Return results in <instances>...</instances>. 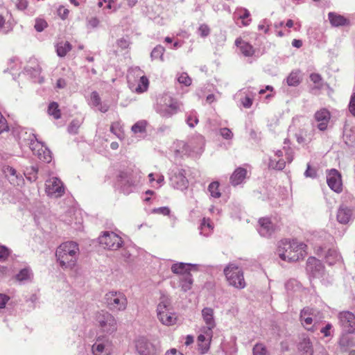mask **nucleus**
<instances>
[{
  "instance_id": "nucleus-62",
  "label": "nucleus",
  "mask_w": 355,
  "mask_h": 355,
  "mask_svg": "<svg viewBox=\"0 0 355 355\" xmlns=\"http://www.w3.org/2000/svg\"><path fill=\"white\" fill-rule=\"evenodd\" d=\"M129 175H130L129 173L125 172V171H121L119 173L118 178L119 180H123L128 178Z\"/></svg>"
},
{
  "instance_id": "nucleus-6",
  "label": "nucleus",
  "mask_w": 355,
  "mask_h": 355,
  "mask_svg": "<svg viewBox=\"0 0 355 355\" xmlns=\"http://www.w3.org/2000/svg\"><path fill=\"white\" fill-rule=\"evenodd\" d=\"M105 304L112 311H124L128 304L125 295L121 292L110 291L105 294Z\"/></svg>"
},
{
  "instance_id": "nucleus-16",
  "label": "nucleus",
  "mask_w": 355,
  "mask_h": 355,
  "mask_svg": "<svg viewBox=\"0 0 355 355\" xmlns=\"http://www.w3.org/2000/svg\"><path fill=\"white\" fill-rule=\"evenodd\" d=\"M3 172L10 183L14 186H19L24 180L22 177L17 173L16 170L10 166H4Z\"/></svg>"
},
{
  "instance_id": "nucleus-41",
  "label": "nucleus",
  "mask_w": 355,
  "mask_h": 355,
  "mask_svg": "<svg viewBox=\"0 0 355 355\" xmlns=\"http://www.w3.org/2000/svg\"><path fill=\"white\" fill-rule=\"evenodd\" d=\"M10 254V250L4 245H0V261H6Z\"/></svg>"
},
{
  "instance_id": "nucleus-55",
  "label": "nucleus",
  "mask_w": 355,
  "mask_h": 355,
  "mask_svg": "<svg viewBox=\"0 0 355 355\" xmlns=\"http://www.w3.org/2000/svg\"><path fill=\"white\" fill-rule=\"evenodd\" d=\"M304 175L306 177L315 178L316 176V171L311 167L310 164H307V168Z\"/></svg>"
},
{
  "instance_id": "nucleus-12",
  "label": "nucleus",
  "mask_w": 355,
  "mask_h": 355,
  "mask_svg": "<svg viewBox=\"0 0 355 355\" xmlns=\"http://www.w3.org/2000/svg\"><path fill=\"white\" fill-rule=\"evenodd\" d=\"M340 323L343 330L349 334L355 332V315L349 311H343L338 315Z\"/></svg>"
},
{
  "instance_id": "nucleus-7",
  "label": "nucleus",
  "mask_w": 355,
  "mask_h": 355,
  "mask_svg": "<svg viewBox=\"0 0 355 355\" xmlns=\"http://www.w3.org/2000/svg\"><path fill=\"white\" fill-rule=\"evenodd\" d=\"M96 322L103 332L112 334L117 329V322L115 318L107 311H101L96 314Z\"/></svg>"
},
{
  "instance_id": "nucleus-54",
  "label": "nucleus",
  "mask_w": 355,
  "mask_h": 355,
  "mask_svg": "<svg viewBox=\"0 0 355 355\" xmlns=\"http://www.w3.org/2000/svg\"><path fill=\"white\" fill-rule=\"evenodd\" d=\"M349 110L355 116V93L352 96L349 104Z\"/></svg>"
},
{
  "instance_id": "nucleus-26",
  "label": "nucleus",
  "mask_w": 355,
  "mask_h": 355,
  "mask_svg": "<svg viewBox=\"0 0 355 355\" xmlns=\"http://www.w3.org/2000/svg\"><path fill=\"white\" fill-rule=\"evenodd\" d=\"M276 228L274 223H260L258 231L261 236L268 237L272 235Z\"/></svg>"
},
{
  "instance_id": "nucleus-14",
  "label": "nucleus",
  "mask_w": 355,
  "mask_h": 355,
  "mask_svg": "<svg viewBox=\"0 0 355 355\" xmlns=\"http://www.w3.org/2000/svg\"><path fill=\"white\" fill-rule=\"evenodd\" d=\"M203 334L198 336V345L201 354L208 352L210 347L211 341L213 337V331L203 329Z\"/></svg>"
},
{
  "instance_id": "nucleus-28",
  "label": "nucleus",
  "mask_w": 355,
  "mask_h": 355,
  "mask_svg": "<svg viewBox=\"0 0 355 355\" xmlns=\"http://www.w3.org/2000/svg\"><path fill=\"white\" fill-rule=\"evenodd\" d=\"M94 355H110V350L103 343H95L92 346Z\"/></svg>"
},
{
  "instance_id": "nucleus-23",
  "label": "nucleus",
  "mask_w": 355,
  "mask_h": 355,
  "mask_svg": "<svg viewBox=\"0 0 355 355\" xmlns=\"http://www.w3.org/2000/svg\"><path fill=\"white\" fill-rule=\"evenodd\" d=\"M191 265L184 263H174L171 266V270L173 273L180 275L182 277L191 275L190 273Z\"/></svg>"
},
{
  "instance_id": "nucleus-5",
  "label": "nucleus",
  "mask_w": 355,
  "mask_h": 355,
  "mask_svg": "<svg viewBox=\"0 0 355 355\" xmlns=\"http://www.w3.org/2000/svg\"><path fill=\"white\" fill-rule=\"evenodd\" d=\"M181 104L180 102L168 94L160 97L157 103L158 112L163 116L169 117L178 113Z\"/></svg>"
},
{
  "instance_id": "nucleus-29",
  "label": "nucleus",
  "mask_w": 355,
  "mask_h": 355,
  "mask_svg": "<svg viewBox=\"0 0 355 355\" xmlns=\"http://www.w3.org/2000/svg\"><path fill=\"white\" fill-rule=\"evenodd\" d=\"M71 50V45L69 42H60L56 46L57 53L60 57H64Z\"/></svg>"
},
{
  "instance_id": "nucleus-37",
  "label": "nucleus",
  "mask_w": 355,
  "mask_h": 355,
  "mask_svg": "<svg viewBox=\"0 0 355 355\" xmlns=\"http://www.w3.org/2000/svg\"><path fill=\"white\" fill-rule=\"evenodd\" d=\"M165 52V49L164 46L161 45L156 46L151 52V57L153 59H159L160 60H164V53Z\"/></svg>"
},
{
  "instance_id": "nucleus-58",
  "label": "nucleus",
  "mask_w": 355,
  "mask_h": 355,
  "mask_svg": "<svg viewBox=\"0 0 355 355\" xmlns=\"http://www.w3.org/2000/svg\"><path fill=\"white\" fill-rule=\"evenodd\" d=\"M332 328V325L331 324H327L324 328H322L320 331L325 337L329 336L331 335L330 330Z\"/></svg>"
},
{
  "instance_id": "nucleus-11",
  "label": "nucleus",
  "mask_w": 355,
  "mask_h": 355,
  "mask_svg": "<svg viewBox=\"0 0 355 355\" xmlns=\"http://www.w3.org/2000/svg\"><path fill=\"white\" fill-rule=\"evenodd\" d=\"M306 271L313 278L322 277L324 272V266L322 262L314 257H310L306 261Z\"/></svg>"
},
{
  "instance_id": "nucleus-9",
  "label": "nucleus",
  "mask_w": 355,
  "mask_h": 355,
  "mask_svg": "<svg viewBox=\"0 0 355 355\" xmlns=\"http://www.w3.org/2000/svg\"><path fill=\"white\" fill-rule=\"evenodd\" d=\"M46 193L48 196L56 198L61 197L64 193L62 182L56 177L49 178L46 182Z\"/></svg>"
},
{
  "instance_id": "nucleus-46",
  "label": "nucleus",
  "mask_w": 355,
  "mask_h": 355,
  "mask_svg": "<svg viewBox=\"0 0 355 355\" xmlns=\"http://www.w3.org/2000/svg\"><path fill=\"white\" fill-rule=\"evenodd\" d=\"M9 129L8 123L5 117L0 112V134L8 131Z\"/></svg>"
},
{
  "instance_id": "nucleus-21",
  "label": "nucleus",
  "mask_w": 355,
  "mask_h": 355,
  "mask_svg": "<svg viewBox=\"0 0 355 355\" xmlns=\"http://www.w3.org/2000/svg\"><path fill=\"white\" fill-rule=\"evenodd\" d=\"M355 212L347 207H340L337 213L338 222H349L354 219Z\"/></svg>"
},
{
  "instance_id": "nucleus-32",
  "label": "nucleus",
  "mask_w": 355,
  "mask_h": 355,
  "mask_svg": "<svg viewBox=\"0 0 355 355\" xmlns=\"http://www.w3.org/2000/svg\"><path fill=\"white\" fill-rule=\"evenodd\" d=\"M173 180L176 185V187L180 189L186 188L188 184V180L185 176L182 174L175 175Z\"/></svg>"
},
{
  "instance_id": "nucleus-38",
  "label": "nucleus",
  "mask_w": 355,
  "mask_h": 355,
  "mask_svg": "<svg viewBox=\"0 0 355 355\" xmlns=\"http://www.w3.org/2000/svg\"><path fill=\"white\" fill-rule=\"evenodd\" d=\"M146 125L147 122L146 121H139L132 126V131L135 134L145 132Z\"/></svg>"
},
{
  "instance_id": "nucleus-15",
  "label": "nucleus",
  "mask_w": 355,
  "mask_h": 355,
  "mask_svg": "<svg viewBox=\"0 0 355 355\" xmlns=\"http://www.w3.org/2000/svg\"><path fill=\"white\" fill-rule=\"evenodd\" d=\"M314 118L318 123V128L324 131L327 128L328 123L331 119L330 112L326 108H322L315 113Z\"/></svg>"
},
{
  "instance_id": "nucleus-61",
  "label": "nucleus",
  "mask_w": 355,
  "mask_h": 355,
  "mask_svg": "<svg viewBox=\"0 0 355 355\" xmlns=\"http://www.w3.org/2000/svg\"><path fill=\"white\" fill-rule=\"evenodd\" d=\"M66 85L67 83L64 79L60 78L57 80L56 86L58 88L62 89L64 88Z\"/></svg>"
},
{
  "instance_id": "nucleus-30",
  "label": "nucleus",
  "mask_w": 355,
  "mask_h": 355,
  "mask_svg": "<svg viewBox=\"0 0 355 355\" xmlns=\"http://www.w3.org/2000/svg\"><path fill=\"white\" fill-rule=\"evenodd\" d=\"M339 258L340 255L336 249H329L327 254H325L326 261L330 265L334 264L339 260Z\"/></svg>"
},
{
  "instance_id": "nucleus-17",
  "label": "nucleus",
  "mask_w": 355,
  "mask_h": 355,
  "mask_svg": "<svg viewBox=\"0 0 355 355\" xmlns=\"http://www.w3.org/2000/svg\"><path fill=\"white\" fill-rule=\"evenodd\" d=\"M214 314V311L210 307H205L202 310V317L206 324V327L203 328V329H209L210 328V331H212L216 327Z\"/></svg>"
},
{
  "instance_id": "nucleus-27",
  "label": "nucleus",
  "mask_w": 355,
  "mask_h": 355,
  "mask_svg": "<svg viewBox=\"0 0 355 355\" xmlns=\"http://www.w3.org/2000/svg\"><path fill=\"white\" fill-rule=\"evenodd\" d=\"M302 80L300 70L293 71L287 77V83L289 86H297Z\"/></svg>"
},
{
  "instance_id": "nucleus-34",
  "label": "nucleus",
  "mask_w": 355,
  "mask_h": 355,
  "mask_svg": "<svg viewBox=\"0 0 355 355\" xmlns=\"http://www.w3.org/2000/svg\"><path fill=\"white\" fill-rule=\"evenodd\" d=\"M193 284V279L191 275L185 276L184 277L180 278V286L182 288V290L184 292L189 291Z\"/></svg>"
},
{
  "instance_id": "nucleus-8",
  "label": "nucleus",
  "mask_w": 355,
  "mask_h": 355,
  "mask_svg": "<svg viewBox=\"0 0 355 355\" xmlns=\"http://www.w3.org/2000/svg\"><path fill=\"white\" fill-rule=\"evenodd\" d=\"M98 241L101 245L104 248L116 250L121 247L122 239L114 232H104L101 236L98 237Z\"/></svg>"
},
{
  "instance_id": "nucleus-56",
  "label": "nucleus",
  "mask_w": 355,
  "mask_h": 355,
  "mask_svg": "<svg viewBox=\"0 0 355 355\" xmlns=\"http://www.w3.org/2000/svg\"><path fill=\"white\" fill-rule=\"evenodd\" d=\"M154 212L159 214H162V215L166 216V215H168L170 214V209L168 207H159L158 209H154Z\"/></svg>"
},
{
  "instance_id": "nucleus-22",
  "label": "nucleus",
  "mask_w": 355,
  "mask_h": 355,
  "mask_svg": "<svg viewBox=\"0 0 355 355\" xmlns=\"http://www.w3.org/2000/svg\"><path fill=\"white\" fill-rule=\"evenodd\" d=\"M297 348L301 355L313 354V345L309 338H303L299 343Z\"/></svg>"
},
{
  "instance_id": "nucleus-52",
  "label": "nucleus",
  "mask_w": 355,
  "mask_h": 355,
  "mask_svg": "<svg viewBox=\"0 0 355 355\" xmlns=\"http://www.w3.org/2000/svg\"><path fill=\"white\" fill-rule=\"evenodd\" d=\"M10 300V297L6 294L0 293V309L6 307V304Z\"/></svg>"
},
{
  "instance_id": "nucleus-31",
  "label": "nucleus",
  "mask_w": 355,
  "mask_h": 355,
  "mask_svg": "<svg viewBox=\"0 0 355 355\" xmlns=\"http://www.w3.org/2000/svg\"><path fill=\"white\" fill-rule=\"evenodd\" d=\"M48 113L49 115L53 116L55 119H59L61 117V111L56 102H52L49 104Z\"/></svg>"
},
{
  "instance_id": "nucleus-42",
  "label": "nucleus",
  "mask_w": 355,
  "mask_h": 355,
  "mask_svg": "<svg viewBox=\"0 0 355 355\" xmlns=\"http://www.w3.org/2000/svg\"><path fill=\"white\" fill-rule=\"evenodd\" d=\"M311 80L316 85L317 88H320L322 85V78L319 73H313L310 75Z\"/></svg>"
},
{
  "instance_id": "nucleus-36",
  "label": "nucleus",
  "mask_w": 355,
  "mask_h": 355,
  "mask_svg": "<svg viewBox=\"0 0 355 355\" xmlns=\"http://www.w3.org/2000/svg\"><path fill=\"white\" fill-rule=\"evenodd\" d=\"M148 79L146 76H141L140 77L138 86L135 88V92L137 93H142L146 92L148 87Z\"/></svg>"
},
{
  "instance_id": "nucleus-24",
  "label": "nucleus",
  "mask_w": 355,
  "mask_h": 355,
  "mask_svg": "<svg viewBox=\"0 0 355 355\" xmlns=\"http://www.w3.org/2000/svg\"><path fill=\"white\" fill-rule=\"evenodd\" d=\"M329 20L333 26H340L349 24V21L344 16L335 12L328 14Z\"/></svg>"
},
{
  "instance_id": "nucleus-13",
  "label": "nucleus",
  "mask_w": 355,
  "mask_h": 355,
  "mask_svg": "<svg viewBox=\"0 0 355 355\" xmlns=\"http://www.w3.org/2000/svg\"><path fill=\"white\" fill-rule=\"evenodd\" d=\"M327 182L331 189L336 193L343 190V182L340 173L336 169H331L327 174Z\"/></svg>"
},
{
  "instance_id": "nucleus-49",
  "label": "nucleus",
  "mask_w": 355,
  "mask_h": 355,
  "mask_svg": "<svg viewBox=\"0 0 355 355\" xmlns=\"http://www.w3.org/2000/svg\"><path fill=\"white\" fill-rule=\"evenodd\" d=\"M91 101L93 105L98 107L101 105V98L96 92H93L91 94Z\"/></svg>"
},
{
  "instance_id": "nucleus-4",
  "label": "nucleus",
  "mask_w": 355,
  "mask_h": 355,
  "mask_svg": "<svg viewBox=\"0 0 355 355\" xmlns=\"http://www.w3.org/2000/svg\"><path fill=\"white\" fill-rule=\"evenodd\" d=\"M228 284L238 289H243L246 286L243 270L235 263L228 264L223 270Z\"/></svg>"
},
{
  "instance_id": "nucleus-33",
  "label": "nucleus",
  "mask_w": 355,
  "mask_h": 355,
  "mask_svg": "<svg viewBox=\"0 0 355 355\" xmlns=\"http://www.w3.org/2000/svg\"><path fill=\"white\" fill-rule=\"evenodd\" d=\"M268 166L272 169L282 170L285 167V162L283 159L271 157L268 163Z\"/></svg>"
},
{
  "instance_id": "nucleus-48",
  "label": "nucleus",
  "mask_w": 355,
  "mask_h": 355,
  "mask_svg": "<svg viewBox=\"0 0 355 355\" xmlns=\"http://www.w3.org/2000/svg\"><path fill=\"white\" fill-rule=\"evenodd\" d=\"M69 10L63 6H60L58 9V15L62 19H65L68 17Z\"/></svg>"
},
{
  "instance_id": "nucleus-59",
  "label": "nucleus",
  "mask_w": 355,
  "mask_h": 355,
  "mask_svg": "<svg viewBox=\"0 0 355 355\" xmlns=\"http://www.w3.org/2000/svg\"><path fill=\"white\" fill-rule=\"evenodd\" d=\"M40 159L45 162H50L51 161V156L50 155V153L48 152L46 154L44 153V155H42L41 153H39L38 155Z\"/></svg>"
},
{
  "instance_id": "nucleus-2",
  "label": "nucleus",
  "mask_w": 355,
  "mask_h": 355,
  "mask_svg": "<svg viewBox=\"0 0 355 355\" xmlns=\"http://www.w3.org/2000/svg\"><path fill=\"white\" fill-rule=\"evenodd\" d=\"M78 254V245L76 242L67 241L59 245L55 256L60 267L64 270H71L76 265Z\"/></svg>"
},
{
  "instance_id": "nucleus-44",
  "label": "nucleus",
  "mask_w": 355,
  "mask_h": 355,
  "mask_svg": "<svg viewBox=\"0 0 355 355\" xmlns=\"http://www.w3.org/2000/svg\"><path fill=\"white\" fill-rule=\"evenodd\" d=\"M198 32L201 37H205L210 34L211 29L207 24H202L200 25L198 28Z\"/></svg>"
},
{
  "instance_id": "nucleus-40",
  "label": "nucleus",
  "mask_w": 355,
  "mask_h": 355,
  "mask_svg": "<svg viewBox=\"0 0 355 355\" xmlns=\"http://www.w3.org/2000/svg\"><path fill=\"white\" fill-rule=\"evenodd\" d=\"M253 355H269V354L263 344L258 343L253 347Z\"/></svg>"
},
{
  "instance_id": "nucleus-25",
  "label": "nucleus",
  "mask_w": 355,
  "mask_h": 355,
  "mask_svg": "<svg viewBox=\"0 0 355 355\" xmlns=\"http://www.w3.org/2000/svg\"><path fill=\"white\" fill-rule=\"evenodd\" d=\"M235 15L237 16V19L241 20L242 26H248L252 19L250 18V13L249 10L244 8H240L236 10Z\"/></svg>"
},
{
  "instance_id": "nucleus-19",
  "label": "nucleus",
  "mask_w": 355,
  "mask_h": 355,
  "mask_svg": "<svg viewBox=\"0 0 355 355\" xmlns=\"http://www.w3.org/2000/svg\"><path fill=\"white\" fill-rule=\"evenodd\" d=\"M248 171L245 168H236L230 176V181L232 185L237 186L241 184L245 179Z\"/></svg>"
},
{
  "instance_id": "nucleus-35",
  "label": "nucleus",
  "mask_w": 355,
  "mask_h": 355,
  "mask_svg": "<svg viewBox=\"0 0 355 355\" xmlns=\"http://www.w3.org/2000/svg\"><path fill=\"white\" fill-rule=\"evenodd\" d=\"M220 184L217 181L212 182L208 187V191L213 198H218L221 196V193L219 190Z\"/></svg>"
},
{
  "instance_id": "nucleus-1",
  "label": "nucleus",
  "mask_w": 355,
  "mask_h": 355,
  "mask_svg": "<svg viewBox=\"0 0 355 355\" xmlns=\"http://www.w3.org/2000/svg\"><path fill=\"white\" fill-rule=\"evenodd\" d=\"M308 246L297 239L282 240L277 246V252L284 261L293 263L304 260L308 254Z\"/></svg>"
},
{
  "instance_id": "nucleus-63",
  "label": "nucleus",
  "mask_w": 355,
  "mask_h": 355,
  "mask_svg": "<svg viewBox=\"0 0 355 355\" xmlns=\"http://www.w3.org/2000/svg\"><path fill=\"white\" fill-rule=\"evenodd\" d=\"M292 45L293 46L299 49L302 46V42L300 40L294 39L292 41Z\"/></svg>"
},
{
  "instance_id": "nucleus-39",
  "label": "nucleus",
  "mask_w": 355,
  "mask_h": 355,
  "mask_svg": "<svg viewBox=\"0 0 355 355\" xmlns=\"http://www.w3.org/2000/svg\"><path fill=\"white\" fill-rule=\"evenodd\" d=\"M31 273L30 270L27 268H24L21 270L18 274L16 275L15 279L19 282H22L24 280H28L31 278Z\"/></svg>"
},
{
  "instance_id": "nucleus-10",
  "label": "nucleus",
  "mask_w": 355,
  "mask_h": 355,
  "mask_svg": "<svg viewBox=\"0 0 355 355\" xmlns=\"http://www.w3.org/2000/svg\"><path fill=\"white\" fill-rule=\"evenodd\" d=\"M136 349L140 355H157L159 347L145 338H139L136 341Z\"/></svg>"
},
{
  "instance_id": "nucleus-50",
  "label": "nucleus",
  "mask_w": 355,
  "mask_h": 355,
  "mask_svg": "<svg viewBox=\"0 0 355 355\" xmlns=\"http://www.w3.org/2000/svg\"><path fill=\"white\" fill-rule=\"evenodd\" d=\"M306 133L304 131H300L298 133L295 135L296 140L298 144H304L306 141Z\"/></svg>"
},
{
  "instance_id": "nucleus-20",
  "label": "nucleus",
  "mask_w": 355,
  "mask_h": 355,
  "mask_svg": "<svg viewBox=\"0 0 355 355\" xmlns=\"http://www.w3.org/2000/svg\"><path fill=\"white\" fill-rule=\"evenodd\" d=\"M313 310L309 308H304L300 313V321L305 329L309 331L313 330Z\"/></svg>"
},
{
  "instance_id": "nucleus-64",
  "label": "nucleus",
  "mask_w": 355,
  "mask_h": 355,
  "mask_svg": "<svg viewBox=\"0 0 355 355\" xmlns=\"http://www.w3.org/2000/svg\"><path fill=\"white\" fill-rule=\"evenodd\" d=\"M166 355H184L180 352H178L175 349H172L169 352H167Z\"/></svg>"
},
{
  "instance_id": "nucleus-53",
  "label": "nucleus",
  "mask_w": 355,
  "mask_h": 355,
  "mask_svg": "<svg viewBox=\"0 0 355 355\" xmlns=\"http://www.w3.org/2000/svg\"><path fill=\"white\" fill-rule=\"evenodd\" d=\"M187 124L191 127L193 128L198 123V119L196 116H189L187 119Z\"/></svg>"
},
{
  "instance_id": "nucleus-3",
  "label": "nucleus",
  "mask_w": 355,
  "mask_h": 355,
  "mask_svg": "<svg viewBox=\"0 0 355 355\" xmlns=\"http://www.w3.org/2000/svg\"><path fill=\"white\" fill-rule=\"evenodd\" d=\"M157 315L159 322L166 326L176 324L178 317L173 311L171 300L168 296L162 295L157 307Z\"/></svg>"
},
{
  "instance_id": "nucleus-18",
  "label": "nucleus",
  "mask_w": 355,
  "mask_h": 355,
  "mask_svg": "<svg viewBox=\"0 0 355 355\" xmlns=\"http://www.w3.org/2000/svg\"><path fill=\"white\" fill-rule=\"evenodd\" d=\"M235 45L245 57H251L254 54L255 50L254 47L249 42L244 41L241 37L236 39Z\"/></svg>"
},
{
  "instance_id": "nucleus-45",
  "label": "nucleus",
  "mask_w": 355,
  "mask_h": 355,
  "mask_svg": "<svg viewBox=\"0 0 355 355\" xmlns=\"http://www.w3.org/2000/svg\"><path fill=\"white\" fill-rule=\"evenodd\" d=\"M46 27H47V23L45 20L42 19H38L35 21V28L39 31H42Z\"/></svg>"
},
{
  "instance_id": "nucleus-43",
  "label": "nucleus",
  "mask_w": 355,
  "mask_h": 355,
  "mask_svg": "<svg viewBox=\"0 0 355 355\" xmlns=\"http://www.w3.org/2000/svg\"><path fill=\"white\" fill-rule=\"evenodd\" d=\"M178 82L185 86H189L191 84V78L187 73H182L178 78Z\"/></svg>"
},
{
  "instance_id": "nucleus-47",
  "label": "nucleus",
  "mask_w": 355,
  "mask_h": 355,
  "mask_svg": "<svg viewBox=\"0 0 355 355\" xmlns=\"http://www.w3.org/2000/svg\"><path fill=\"white\" fill-rule=\"evenodd\" d=\"M116 45L121 50H124L129 47V41L127 39L121 38L116 41Z\"/></svg>"
},
{
  "instance_id": "nucleus-57",
  "label": "nucleus",
  "mask_w": 355,
  "mask_h": 355,
  "mask_svg": "<svg viewBox=\"0 0 355 355\" xmlns=\"http://www.w3.org/2000/svg\"><path fill=\"white\" fill-rule=\"evenodd\" d=\"M16 6L19 10H24L28 7V1L26 0H17Z\"/></svg>"
},
{
  "instance_id": "nucleus-51",
  "label": "nucleus",
  "mask_w": 355,
  "mask_h": 355,
  "mask_svg": "<svg viewBox=\"0 0 355 355\" xmlns=\"http://www.w3.org/2000/svg\"><path fill=\"white\" fill-rule=\"evenodd\" d=\"M220 133L221 136L226 139H231L233 136L232 131L227 128H221L220 130Z\"/></svg>"
},
{
  "instance_id": "nucleus-60",
  "label": "nucleus",
  "mask_w": 355,
  "mask_h": 355,
  "mask_svg": "<svg viewBox=\"0 0 355 355\" xmlns=\"http://www.w3.org/2000/svg\"><path fill=\"white\" fill-rule=\"evenodd\" d=\"M242 104L245 107H250L252 104V100L250 97H245L242 101Z\"/></svg>"
}]
</instances>
